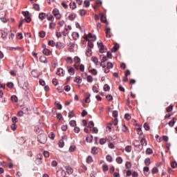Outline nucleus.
<instances>
[{
  "instance_id": "09e8293b",
  "label": "nucleus",
  "mask_w": 177,
  "mask_h": 177,
  "mask_svg": "<svg viewBox=\"0 0 177 177\" xmlns=\"http://www.w3.org/2000/svg\"><path fill=\"white\" fill-rule=\"evenodd\" d=\"M93 127H95V123H93V121H90L88 122V127L91 129V128H93Z\"/></svg>"
},
{
  "instance_id": "393cba45",
  "label": "nucleus",
  "mask_w": 177,
  "mask_h": 177,
  "mask_svg": "<svg viewBox=\"0 0 177 177\" xmlns=\"http://www.w3.org/2000/svg\"><path fill=\"white\" fill-rule=\"evenodd\" d=\"M93 161V158H92V156H88L86 158V162H88V164H91V162H92Z\"/></svg>"
},
{
  "instance_id": "e433bc0d",
  "label": "nucleus",
  "mask_w": 177,
  "mask_h": 177,
  "mask_svg": "<svg viewBox=\"0 0 177 177\" xmlns=\"http://www.w3.org/2000/svg\"><path fill=\"white\" fill-rule=\"evenodd\" d=\"M58 145L59 147H64V141H63V140H60Z\"/></svg>"
},
{
  "instance_id": "338daca9",
  "label": "nucleus",
  "mask_w": 177,
  "mask_h": 177,
  "mask_svg": "<svg viewBox=\"0 0 177 177\" xmlns=\"http://www.w3.org/2000/svg\"><path fill=\"white\" fill-rule=\"evenodd\" d=\"M51 165H52V167H57V161L53 160V161L51 162Z\"/></svg>"
},
{
  "instance_id": "aec40b11",
  "label": "nucleus",
  "mask_w": 177,
  "mask_h": 177,
  "mask_svg": "<svg viewBox=\"0 0 177 177\" xmlns=\"http://www.w3.org/2000/svg\"><path fill=\"white\" fill-rule=\"evenodd\" d=\"M91 61L95 63V64H96V66H97V63H99V59H97V57H91Z\"/></svg>"
},
{
  "instance_id": "4468645a",
  "label": "nucleus",
  "mask_w": 177,
  "mask_h": 177,
  "mask_svg": "<svg viewBox=\"0 0 177 177\" xmlns=\"http://www.w3.org/2000/svg\"><path fill=\"white\" fill-rule=\"evenodd\" d=\"M57 75H64L63 68H58L56 73Z\"/></svg>"
},
{
  "instance_id": "6e6d98bb",
  "label": "nucleus",
  "mask_w": 177,
  "mask_h": 177,
  "mask_svg": "<svg viewBox=\"0 0 177 177\" xmlns=\"http://www.w3.org/2000/svg\"><path fill=\"white\" fill-rule=\"evenodd\" d=\"M106 67H107L108 68H113V67H114V65H113V63H111V62H108Z\"/></svg>"
},
{
  "instance_id": "49530a36",
  "label": "nucleus",
  "mask_w": 177,
  "mask_h": 177,
  "mask_svg": "<svg viewBox=\"0 0 177 177\" xmlns=\"http://www.w3.org/2000/svg\"><path fill=\"white\" fill-rule=\"evenodd\" d=\"M69 124L71 127H75V125H77L75 120H71Z\"/></svg>"
},
{
  "instance_id": "a878e982",
  "label": "nucleus",
  "mask_w": 177,
  "mask_h": 177,
  "mask_svg": "<svg viewBox=\"0 0 177 177\" xmlns=\"http://www.w3.org/2000/svg\"><path fill=\"white\" fill-rule=\"evenodd\" d=\"M118 48H120V46L118 44H115L113 46V48L111 49L112 52H117L118 50Z\"/></svg>"
},
{
  "instance_id": "680f3d73",
  "label": "nucleus",
  "mask_w": 177,
  "mask_h": 177,
  "mask_svg": "<svg viewBox=\"0 0 177 177\" xmlns=\"http://www.w3.org/2000/svg\"><path fill=\"white\" fill-rule=\"evenodd\" d=\"M85 15H86V11L84 9L80 10V15L85 16Z\"/></svg>"
},
{
  "instance_id": "9d476101",
  "label": "nucleus",
  "mask_w": 177,
  "mask_h": 177,
  "mask_svg": "<svg viewBox=\"0 0 177 177\" xmlns=\"http://www.w3.org/2000/svg\"><path fill=\"white\" fill-rule=\"evenodd\" d=\"M65 168L66 169V172H67L68 175H71V174H73V172L74 171L73 168H71V167H70V166H66Z\"/></svg>"
},
{
  "instance_id": "3c124183",
  "label": "nucleus",
  "mask_w": 177,
  "mask_h": 177,
  "mask_svg": "<svg viewBox=\"0 0 177 177\" xmlns=\"http://www.w3.org/2000/svg\"><path fill=\"white\" fill-rule=\"evenodd\" d=\"M125 120H127V121H129L131 120V115L129 113H126L124 115Z\"/></svg>"
},
{
  "instance_id": "de8ad7c7",
  "label": "nucleus",
  "mask_w": 177,
  "mask_h": 177,
  "mask_svg": "<svg viewBox=\"0 0 177 177\" xmlns=\"http://www.w3.org/2000/svg\"><path fill=\"white\" fill-rule=\"evenodd\" d=\"M74 82H77V84H80V82H81V77H80L79 76L76 77L74 79Z\"/></svg>"
},
{
  "instance_id": "0eeeda50",
  "label": "nucleus",
  "mask_w": 177,
  "mask_h": 177,
  "mask_svg": "<svg viewBox=\"0 0 177 177\" xmlns=\"http://www.w3.org/2000/svg\"><path fill=\"white\" fill-rule=\"evenodd\" d=\"M5 16H6V13L2 10H0V19L3 23H6L8 20L6 18H5Z\"/></svg>"
},
{
  "instance_id": "c85d7f7f",
  "label": "nucleus",
  "mask_w": 177,
  "mask_h": 177,
  "mask_svg": "<svg viewBox=\"0 0 177 177\" xmlns=\"http://www.w3.org/2000/svg\"><path fill=\"white\" fill-rule=\"evenodd\" d=\"M145 165H147V167H149V165H150L151 162H150L149 158H147L145 160Z\"/></svg>"
},
{
  "instance_id": "bb28decb",
  "label": "nucleus",
  "mask_w": 177,
  "mask_h": 177,
  "mask_svg": "<svg viewBox=\"0 0 177 177\" xmlns=\"http://www.w3.org/2000/svg\"><path fill=\"white\" fill-rule=\"evenodd\" d=\"M100 20H101V21H102V23H106V21H107L106 17H104V15L103 14H101Z\"/></svg>"
},
{
  "instance_id": "20e7f679",
  "label": "nucleus",
  "mask_w": 177,
  "mask_h": 177,
  "mask_svg": "<svg viewBox=\"0 0 177 177\" xmlns=\"http://www.w3.org/2000/svg\"><path fill=\"white\" fill-rule=\"evenodd\" d=\"M84 39L86 41H89V39H91V41H96V36H93L92 33H88V35H84Z\"/></svg>"
},
{
  "instance_id": "6ab92c4d",
  "label": "nucleus",
  "mask_w": 177,
  "mask_h": 177,
  "mask_svg": "<svg viewBox=\"0 0 177 177\" xmlns=\"http://www.w3.org/2000/svg\"><path fill=\"white\" fill-rule=\"evenodd\" d=\"M24 21H26V23H30L31 21V17L27 16V15H25V19H22Z\"/></svg>"
},
{
  "instance_id": "79ce46f5",
  "label": "nucleus",
  "mask_w": 177,
  "mask_h": 177,
  "mask_svg": "<svg viewBox=\"0 0 177 177\" xmlns=\"http://www.w3.org/2000/svg\"><path fill=\"white\" fill-rule=\"evenodd\" d=\"M145 152L146 154H153V149L147 148Z\"/></svg>"
},
{
  "instance_id": "13d9d810",
  "label": "nucleus",
  "mask_w": 177,
  "mask_h": 177,
  "mask_svg": "<svg viewBox=\"0 0 177 177\" xmlns=\"http://www.w3.org/2000/svg\"><path fill=\"white\" fill-rule=\"evenodd\" d=\"M75 145H72L69 147V151H75Z\"/></svg>"
},
{
  "instance_id": "c756f323",
  "label": "nucleus",
  "mask_w": 177,
  "mask_h": 177,
  "mask_svg": "<svg viewBox=\"0 0 177 177\" xmlns=\"http://www.w3.org/2000/svg\"><path fill=\"white\" fill-rule=\"evenodd\" d=\"M167 113H171V111H172V110H174V105H170L169 106H168L166 109Z\"/></svg>"
},
{
  "instance_id": "2eb2a0df",
  "label": "nucleus",
  "mask_w": 177,
  "mask_h": 177,
  "mask_svg": "<svg viewBox=\"0 0 177 177\" xmlns=\"http://www.w3.org/2000/svg\"><path fill=\"white\" fill-rule=\"evenodd\" d=\"M39 60L41 63H48V59L45 56H41Z\"/></svg>"
},
{
  "instance_id": "5701e85b",
  "label": "nucleus",
  "mask_w": 177,
  "mask_h": 177,
  "mask_svg": "<svg viewBox=\"0 0 177 177\" xmlns=\"http://www.w3.org/2000/svg\"><path fill=\"white\" fill-rule=\"evenodd\" d=\"M45 16H46V14L44 12H41L39 15V18L40 19V20H44V19H45Z\"/></svg>"
},
{
  "instance_id": "37998d69",
  "label": "nucleus",
  "mask_w": 177,
  "mask_h": 177,
  "mask_svg": "<svg viewBox=\"0 0 177 177\" xmlns=\"http://www.w3.org/2000/svg\"><path fill=\"white\" fill-rule=\"evenodd\" d=\"M87 82H93V77L91 75L87 76Z\"/></svg>"
},
{
  "instance_id": "4be33fe9",
  "label": "nucleus",
  "mask_w": 177,
  "mask_h": 177,
  "mask_svg": "<svg viewBox=\"0 0 177 177\" xmlns=\"http://www.w3.org/2000/svg\"><path fill=\"white\" fill-rule=\"evenodd\" d=\"M39 35L40 38H45V35H46V33L45 32V31L41 30L39 32Z\"/></svg>"
},
{
  "instance_id": "f257e3e1",
  "label": "nucleus",
  "mask_w": 177,
  "mask_h": 177,
  "mask_svg": "<svg viewBox=\"0 0 177 177\" xmlns=\"http://www.w3.org/2000/svg\"><path fill=\"white\" fill-rule=\"evenodd\" d=\"M10 28H4L3 30H0V37H1V38H3V39H7L8 38V34H9V32H10Z\"/></svg>"
},
{
  "instance_id": "473e14b6",
  "label": "nucleus",
  "mask_w": 177,
  "mask_h": 177,
  "mask_svg": "<svg viewBox=\"0 0 177 177\" xmlns=\"http://www.w3.org/2000/svg\"><path fill=\"white\" fill-rule=\"evenodd\" d=\"M60 12H59V10H57V8H55L53 10V15L54 16H57V15H59Z\"/></svg>"
},
{
  "instance_id": "5fc2aeb1",
  "label": "nucleus",
  "mask_w": 177,
  "mask_h": 177,
  "mask_svg": "<svg viewBox=\"0 0 177 177\" xmlns=\"http://www.w3.org/2000/svg\"><path fill=\"white\" fill-rule=\"evenodd\" d=\"M113 116L115 118H117V117H118V111H113Z\"/></svg>"
},
{
  "instance_id": "cd10ccee",
  "label": "nucleus",
  "mask_w": 177,
  "mask_h": 177,
  "mask_svg": "<svg viewBox=\"0 0 177 177\" xmlns=\"http://www.w3.org/2000/svg\"><path fill=\"white\" fill-rule=\"evenodd\" d=\"M125 151H127V153H131V150H132V147L131 146H127L124 149Z\"/></svg>"
},
{
  "instance_id": "58836bf2",
  "label": "nucleus",
  "mask_w": 177,
  "mask_h": 177,
  "mask_svg": "<svg viewBox=\"0 0 177 177\" xmlns=\"http://www.w3.org/2000/svg\"><path fill=\"white\" fill-rule=\"evenodd\" d=\"M136 131L138 135L140 136L143 135V131H142V128L139 127L136 129Z\"/></svg>"
},
{
  "instance_id": "0e129e2a",
  "label": "nucleus",
  "mask_w": 177,
  "mask_h": 177,
  "mask_svg": "<svg viewBox=\"0 0 177 177\" xmlns=\"http://www.w3.org/2000/svg\"><path fill=\"white\" fill-rule=\"evenodd\" d=\"M125 167H126V168H127V169L131 168V162H127L126 164H125Z\"/></svg>"
},
{
  "instance_id": "7c9ffc66",
  "label": "nucleus",
  "mask_w": 177,
  "mask_h": 177,
  "mask_svg": "<svg viewBox=\"0 0 177 177\" xmlns=\"http://www.w3.org/2000/svg\"><path fill=\"white\" fill-rule=\"evenodd\" d=\"M91 153L92 154H97V148H96L95 147H93L91 149Z\"/></svg>"
},
{
  "instance_id": "c9c22d12",
  "label": "nucleus",
  "mask_w": 177,
  "mask_h": 177,
  "mask_svg": "<svg viewBox=\"0 0 177 177\" xmlns=\"http://www.w3.org/2000/svg\"><path fill=\"white\" fill-rule=\"evenodd\" d=\"M77 15L75 14H71V15L68 16L69 20H74L75 19Z\"/></svg>"
},
{
  "instance_id": "e2e57ef3",
  "label": "nucleus",
  "mask_w": 177,
  "mask_h": 177,
  "mask_svg": "<svg viewBox=\"0 0 177 177\" xmlns=\"http://www.w3.org/2000/svg\"><path fill=\"white\" fill-rule=\"evenodd\" d=\"M12 102H17V97L16 95H12L11 97Z\"/></svg>"
},
{
  "instance_id": "dca6fc26",
  "label": "nucleus",
  "mask_w": 177,
  "mask_h": 177,
  "mask_svg": "<svg viewBox=\"0 0 177 177\" xmlns=\"http://www.w3.org/2000/svg\"><path fill=\"white\" fill-rule=\"evenodd\" d=\"M43 53L44 55H46V56H49L50 55V50H49V49L48 48H44L43 50Z\"/></svg>"
},
{
  "instance_id": "ddd939ff",
  "label": "nucleus",
  "mask_w": 177,
  "mask_h": 177,
  "mask_svg": "<svg viewBox=\"0 0 177 177\" xmlns=\"http://www.w3.org/2000/svg\"><path fill=\"white\" fill-rule=\"evenodd\" d=\"M57 174H60V176H63V177H64V176H66V171H64V169H60V170H58L57 171Z\"/></svg>"
},
{
  "instance_id": "8fccbe9b",
  "label": "nucleus",
  "mask_w": 177,
  "mask_h": 177,
  "mask_svg": "<svg viewBox=\"0 0 177 177\" xmlns=\"http://www.w3.org/2000/svg\"><path fill=\"white\" fill-rule=\"evenodd\" d=\"M116 161H117L118 164H122V158L118 157L116 158Z\"/></svg>"
},
{
  "instance_id": "bf43d9fd",
  "label": "nucleus",
  "mask_w": 177,
  "mask_h": 177,
  "mask_svg": "<svg viewBox=\"0 0 177 177\" xmlns=\"http://www.w3.org/2000/svg\"><path fill=\"white\" fill-rule=\"evenodd\" d=\"M44 157H46V158H48V157H49V151H44L43 153Z\"/></svg>"
},
{
  "instance_id": "a18cd8bd",
  "label": "nucleus",
  "mask_w": 177,
  "mask_h": 177,
  "mask_svg": "<svg viewBox=\"0 0 177 177\" xmlns=\"http://www.w3.org/2000/svg\"><path fill=\"white\" fill-rule=\"evenodd\" d=\"M89 71H90V73H91V74H93V75H97V71H96V69H91Z\"/></svg>"
},
{
  "instance_id": "774afa93",
  "label": "nucleus",
  "mask_w": 177,
  "mask_h": 177,
  "mask_svg": "<svg viewBox=\"0 0 177 177\" xmlns=\"http://www.w3.org/2000/svg\"><path fill=\"white\" fill-rule=\"evenodd\" d=\"M158 172V169L157 167H153L152 169V174H157Z\"/></svg>"
},
{
  "instance_id": "a211bd4d",
  "label": "nucleus",
  "mask_w": 177,
  "mask_h": 177,
  "mask_svg": "<svg viewBox=\"0 0 177 177\" xmlns=\"http://www.w3.org/2000/svg\"><path fill=\"white\" fill-rule=\"evenodd\" d=\"M86 140L88 143H92V140H93V136H91L90 137L87 136Z\"/></svg>"
},
{
  "instance_id": "052dcab7",
  "label": "nucleus",
  "mask_w": 177,
  "mask_h": 177,
  "mask_svg": "<svg viewBox=\"0 0 177 177\" xmlns=\"http://www.w3.org/2000/svg\"><path fill=\"white\" fill-rule=\"evenodd\" d=\"M104 143H106V139H104V138H101V139L100 140V145H104Z\"/></svg>"
},
{
  "instance_id": "864d4df0",
  "label": "nucleus",
  "mask_w": 177,
  "mask_h": 177,
  "mask_svg": "<svg viewBox=\"0 0 177 177\" xmlns=\"http://www.w3.org/2000/svg\"><path fill=\"white\" fill-rule=\"evenodd\" d=\"M144 128H145V131H149V129H150V127L149 126V124H147V123L144 124Z\"/></svg>"
},
{
  "instance_id": "412c9836",
  "label": "nucleus",
  "mask_w": 177,
  "mask_h": 177,
  "mask_svg": "<svg viewBox=\"0 0 177 177\" xmlns=\"http://www.w3.org/2000/svg\"><path fill=\"white\" fill-rule=\"evenodd\" d=\"M86 56H91V55H92V48L88 47L86 50Z\"/></svg>"
},
{
  "instance_id": "9b49d317",
  "label": "nucleus",
  "mask_w": 177,
  "mask_h": 177,
  "mask_svg": "<svg viewBox=\"0 0 177 177\" xmlns=\"http://www.w3.org/2000/svg\"><path fill=\"white\" fill-rule=\"evenodd\" d=\"M42 154H39L37 156V160H36V164H42Z\"/></svg>"
},
{
  "instance_id": "4d7b16f0",
  "label": "nucleus",
  "mask_w": 177,
  "mask_h": 177,
  "mask_svg": "<svg viewBox=\"0 0 177 177\" xmlns=\"http://www.w3.org/2000/svg\"><path fill=\"white\" fill-rule=\"evenodd\" d=\"M17 38L18 39H23V34H21V33H17Z\"/></svg>"
},
{
  "instance_id": "603ef678",
  "label": "nucleus",
  "mask_w": 177,
  "mask_h": 177,
  "mask_svg": "<svg viewBox=\"0 0 177 177\" xmlns=\"http://www.w3.org/2000/svg\"><path fill=\"white\" fill-rule=\"evenodd\" d=\"M7 86H8V88L11 89L12 88H13V86H15V85L13 84L12 82H8L7 83Z\"/></svg>"
},
{
  "instance_id": "f03ea898",
  "label": "nucleus",
  "mask_w": 177,
  "mask_h": 177,
  "mask_svg": "<svg viewBox=\"0 0 177 177\" xmlns=\"http://www.w3.org/2000/svg\"><path fill=\"white\" fill-rule=\"evenodd\" d=\"M38 142L41 143V145H45L46 143V140H48V137L44 133H41L37 137Z\"/></svg>"
},
{
  "instance_id": "69168bd1",
  "label": "nucleus",
  "mask_w": 177,
  "mask_h": 177,
  "mask_svg": "<svg viewBox=\"0 0 177 177\" xmlns=\"http://www.w3.org/2000/svg\"><path fill=\"white\" fill-rule=\"evenodd\" d=\"M33 8H34L35 10H39V5H38V4H34Z\"/></svg>"
},
{
  "instance_id": "4c0bfd02",
  "label": "nucleus",
  "mask_w": 177,
  "mask_h": 177,
  "mask_svg": "<svg viewBox=\"0 0 177 177\" xmlns=\"http://www.w3.org/2000/svg\"><path fill=\"white\" fill-rule=\"evenodd\" d=\"M106 160L109 161V162H113V157L110 155L106 156Z\"/></svg>"
},
{
  "instance_id": "423d86ee",
  "label": "nucleus",
  "mask_w": 177,
  "mask_h": 177,
  "mask_svg": "<svg viewBox=\"0 0 177 177\" xmlns=\"http://www.w3.org/2000/svg\"><path fill=\"white\" fill-rule=\"evenodd\" d=\"M99 50L100 53H104L106 52V46L103 45L102 42L97 43Z\"/></svg>"
},
{
  "instance_id": "ea45409f",
  "label": "nucleus",
  "mask_w": 177,
  "mask_h": 177,
  "mask_svg": "<svg viewBox=\"0 0 177 177\" xmlns=\"http://www.w3.org/2000/svg\"><path fill=\"white\" fill-rule=\"evenodd\" d=\"M68 73L71 75H74V74H75V71H74V68H73V67H71L68 70Z\"/></svg>"
},
{
  "instance_id": "f704fd0d",
  "label": "nucleus",
  "mask_w": 177,
  "mask_h": 177,
  "mask_svg": "<svg viewBox=\"0 0 177 177\" xmlns=\"http://www.w3.org/2000/svg\"><path fill=\"white\" fill-rule=\"evenodd\" d=\"M102 171H103L104 172H106V171H109V165H104L102 166Z\"/></svg>"
},
{
  "instance_id": "a19ab883",
  "label": "nucleus",
  "mask_w": 177,
  "mask_h": 177,
  "mask_svg": "<svg viewBox=\"0 0 177 177\" xmlns=\"http://www.w3.org/2000/svg\"><path fill=\"white\" fill-rule=\"evenodd\" d=\"M84 3L85 8H89V6L91 5V3H89V1H88V0H85Z\"/></svg>"
},
{
  "instance_id": "7ed1b4c3",
  "label": "nucleus",
  "mask_w": 177,
  "mask_h": 177,
  "mask_svg": "<svg viewBox=\"0 0 177 177\" xmlns=\"http://www.w3.org/2000/svg\"><path fill=\"white\" fill-rule=\"evenodd\" d=\"M140 145H136V147H138V149H140V150H142L143 149L144 146H147V141H146V138H142L140 140Z\"/></svg>"
},
{
  "instance_id": "f8f14e48",
  "label": "nucleus",
  "mask_w": 177,
  "mask_h": 177,
  "mask_svg": "<svg viewBox=\"0 0 177 177\" xmlns=\"http://www.w3.org/2000/svg\"><path fill=\"white\" fill-rule=\"evenodd\" d=\"M72 37H73V39H75V41H77V39H78V38H80V33L77 32H73L72 34Z\"/></svg>"
},
{
  "instance_id": "39448f33",
  "label": "nucleus",
  "mask_w": 177,
  "mask_h": 177,
  "mask_svg": "<svg viewBox=\"0 0 177 177\" xmlns=\"http://www.w3.org/2000/svg\"><path fill=\"white\" fill-rule=\"evenodd\" d=\"M100 59H101L100 66L101 67H103V68H105L106 65L103 64V63H104L105 62H107V60H109V58L105 55H100Z\"/></svg>"
},
{
  "instance_id": "b1692460",
  "label": "nucleus",
  "mask_w": 177,
  "mask_h": 177,
  "mask_svg": "<svg viewBox=\"0 0 177 177\" xmlns=\"http://www.w3.org/2000/svg\"><path fill=\"white\" fill-rule=\"evenodd\" d=\"M88 42V48H93V42L92 41H93V40H92V39H88V40H87Z\"/></svg>"
},
{
  "instance_id": "6e6552de",
  "label": "nucleus",
  "mask_w": 177,
  "mask_h": 177,
  "mask_svg": "<svg viewBox=\"0 0 177 177\" xmlns=\"http://www.w3.org/2000/svg\"><path fill=\"white\" fill-rule=\"evenodd\" d=\"M74 62H75V68L77 69V70H78V68H79V66H77V64H78L79 63H81V59L78 57V56H76V57H75V58H74Z\"/></svg>"
},
{
  "instance_id": "c03bdc74",
  "label": "nucleus",
  "mask_w": 177,
  "mask_h": 177,
  "mask_svg": "<svg viewBox=\"0 0 177 177\" xmlns=\"http://www.w3.org/2000/svg\"><path fill=\"white\" fill-rule=\"evenodd\" d=\"M66 62L68 63H70L71 64H73V58L71 57H68L66 58Z\"/></svg>"
},
{
  "instance_id": "f3484780",
  "label": "nucleus",
  "mask_w": 177,
  "mask_h": 177,
  "mask_svg": "<svg viewBox=\"0 0 177 177\" xmlns=\"http://www.w3.org/2000/svg\"><path fill=\"white\" fill-rule=\"evenodd\" d=\"M69 6H70L71 9H72L73 10H74V9L77 8V4L74 1L72 3H70Z\"/></svg>"
},
{
  "instance_id": "72a5a7b5",
  "label": "nucleus",
  "mask_w": 177,
  "mask_h": 177,
  "mask_svg": "<svg viewBox=\"0 0 177 177\" xmlns=\"http://www.w3.org/2000/svg\"><path fill=\"white\" fill-rule=\"evenodd\" d=\"M175 119L174 118L171 121H170L168 124L169 125V127H171V128H172L174 125H175Z\"/></svg>"
},
{
  "instance_id": "2f4dec72",
  "label": "nucleus",
  "mask_w": 177,
  "mask_h": 177,
  "mask_svg": "<svg viewBox=\"0 0 177 177\" xmlns=\"http://www.w3.org/2000/svg\"><path fill=\"white\" fill-rule=\"evenodd\" d=\"M55 46L57 49H62V47L63 46V44H62L61 42H57Z\"/></svg>"
},
{
  "instance_id": "1a4fd4ad",
  "label": "nucleus",
  "mask_w": 177,
  "mask_h": 177,
  "mask_svg": "<svg viewBox=\"0 0 177 177\" xmlns=\"http://www.w3.org/2000/svg\"><path fill=\"white\" fill-rule=\"evenodd\" d=\"M85 100L84 102L85 103H91V94L89 93H86L85 94Z\"/></svg>"
}]
</instances>
